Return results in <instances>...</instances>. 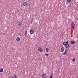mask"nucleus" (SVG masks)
<instances>
[{
	"label": "nucleus",
	"instance_id": "obj_1",
	"mask_svg": "<svg viewBox=\"0 0 78 78\" xmlns=\"http://www.w3.org/2000/svg\"><path fill=\"white\" fill-rule=\"evenodd\" d=\"M23 6H25L26 7H27V6H28V3L27 2H24L23 4Z\"/></svg>",
	"mask_w": 78,
	"mask_h": 78
},
{
	"label": "nucleus",
	"instance_id": "obj_2",
	"mask_svg": "<svg viewBox=\"0 0 78 78\" xmlns=\"http://www.w3.org/2000/svg\"><path fill=\"white\" fill-rule=\"evenodd\" d=\"M67 44H69V42L68 41H64L63 42L62 44L63 45L65 46Z\"/></svg>",
	"mask_w": 78,
	"mask_h": 78
},
{
	"label": "nucleus",
	"instance_id": "obj_3",
	"mask_svg": "<svg viewBox=\"0 0 78 78\" xmlns=\"http://www.w3.org/2000/svg\"><path fill=\"white\" fill-rule=\"evenodd\" d=\"M30 34H33L34 33V30L33 29H31L30 30Z\"/></svg>",
	"mask_w": 78,
	"mask_h": 78
},
{
	"label": "nucleus",
	"instance_id": "obj_4",
	"mask_svg": "<svg viewBox=\"0 0 78 78\" xmlns=\"http://www.w3.org/2000/svg\"><path fill=\"white\" fill-rule=\"evenodd\" d=\"M38 51L39 52H41L43 51V50L42 49L41 47H39L38 48Z\"/></svg>",
	"mask_w": 78,
	"mask_h": 78
},
{
	"label": "nucleus",
	"instance_id": "obj_5",
	"mask_svg": "<svg viewBox=\"0 0 78 78\" xmlns=\"http://www.w3.org/2000/svg\"><path fill=\"white\" fill-rule=\"evenodd\" d=\"M71 25L73 28H75V23L74 22L72 23Z\"/></svg>",
	"mask_w": 78,
	"mask_h": 78
},
{
	"label": "nucleus",
	"instance_id": "obj_6",
	"mask_svg": "<svg viewBox=\"0 0 78 78\" xmlns=\"http://www.w3.org/2000/svg\"><path fill=\"white\" fill-rule=\"evenodd\" d=\"M42 77L43 78H46L47 77V75L45 74H43L42 75Z\"/></svg>",
	"mask_w": 78,
	"mask_h": 78
},
{
	"label": "nucleus",
	"instance_id": "obj_7",
	"mask_svg": "<svg viewBox=\"0 0 78 78\" xmlns=\"http://www.w3.org/2000/svg\"><path fill=\"white\" fill-rule=\"evenodd\" d=\"M65 49L64 48V47L61 48V51H62V52L64 51Z\"/></svg>",
	"mask_w": 78,
	"mask_h": 78
},
{
	"label": "nucleus",
	"instance_id": "obj_8",
	"mask_svg": "<svg viewBox=\"0 0 78 78\" xmlns=\"http://www.w3.org/2000/svg\"><path fill=\"white\" fill-rule=\"evenodd\" d=\"M69 47V45L68 44H67L65 45V47H66V48H68Z\"/></svg>",
	"mask_w": 78,
	"mask_h": 78
},
{
	"label": "nucleus",
	"instance_id": "obj_9",
	"mask_svg": "<svg viewBox=\"0 0 78 78\" xmlns=\"http://www.w3.org/2000/svg\"><path fill=\"white\" fill-rule=\"evenodd\" d=\"M22 25V22H19V23L18 24V26L20 27Z\"/></svg>",
	"mask_w": 78,
	"mask_h": 78
},
{
	"label": "nucleus",
	"instance_id": "obj_10",
	"mask_svg": "<svg viewBox=\"0 0 78 78\" xmlns=\"http://www.w3.org/2000/svg\"><path fill=\"white\" fill-rule=\"evenodd\" d=\"M16 41H20V38L19 37H17L16 38Z\"/></svg>",
	"mask_w": 78,
	"mask_h": 78
},
{
	"label": "nucleus",
	"instance_id": "obj_11",
	"mask_svg": "<svg viewBox=\"0 0 78 78\" xmlns=\"http://www.w3.org/2000/svg\"><path fill=\"white\" fill-rule=\"evenodd\" d=\"M71 44H75V41H71Z\"/></svg>",
	"mask_w": 78,
	"mask_h": 78
},
{
	"label": "nucleus",
	"instance_id": "obj_12",
	"mask_svg": "<svg viewBox=\"0 0 78 78\" xmlns=\"http://www.w3.org/2000/svg\"><path fill=\"white\" fill-rule=\"evenodd\" d=\"M3 72V68L1 69H0V72L2 73Z\"/></svg>",
	"mask_w": 78,
	"mask_h": 78
},
{
	"label": "nucleus",
	"instance_id": "obj_13",
	"mask_svg": "<svg viewBox=\"0 0 78 78\" xmlns=\"http://www.w3.org/2000/svg\"><path fill=\"white\" fill-rule=\"evenodd\" d=\"M72 0H67L66 1L67 3H70Z\"/></svg>",
	"mask_w": 78,
	"mask_h": 78
},
{
	"label": "nucleus",
	"instance_id": "obj_14",
	"mask_svg": "<svg viewBox=\"0 0 78 78\" xmlns=\"http://www.w3.org/2000/svg\"><path fill=\"white\" fill-rule=\"evenodd\" d=\"M48 48H46V52H47H47H48Z\"/></svg>",
	"mask_w": 78,
	"mask_h": 78
},
{
	"label": "nucleus",
	"instance_id": "obj_15",
	"mask_svg": "<svg viewBox=\"0 0 78 78\" xmlns=\"http://www.w3.org/2000/svg\"><path fill=\"white\" fill-rule=\"evenodd\" d=\"M12 78H17V76L16 75H15L14 76H12Z\"/></svg>",
	"mask_w": 78,
	"mask_h": 78
},
{
	"label": "nucleus",
	"instance_id": "obj_16",
	"mask_svg": "<svg viewBox=\"0 0 78 78\" xmlns=\"http://www.w3.org/2000/svg\"><path fill=\"white\" fill-rule=\"evenodd\" d=\"M18 35H19V36H21V34H20V33H19L18 34Z\"/></svg>",
	"mask_w": 78,
	"mask_h": 78
},
{
	"label": "nucleus",
	"instance_id": "obj_17",
	"mask_svg": "<svg viewBox=\"0 0 78 78\" xmlns=\"http://www.w3.org/2000/svg\"><path fill=\"white\" fill-rule=\"evenodd\" d=\"M73 62H75V59L74 58L73 59Z\"/></svg>",
	"mask_w": 78,
	"mask_h": 78
},
{
	"label": "nucleus",
	"instance_id": "obj_18",
	"mask_svg": "<svg viewBox=\"0 0 78 78\" xmlns=\"http://www.w3.org/2000/svg\"><path fill=\"white\" fill-rule=\"evenodd\" d=\"M50 78H52V74H51Z\"/></svg>",
	"mask_w": 78,
	"mask_h": 78
},
{
	"label": "nucleus",
	"instance_id": "obj_19",
	"mask_svg": "<svg viewBox=\"0 0 78 78\" xmlns=\"http://www.w3.org/2000/svg\"><path fill=\"white\" fill-rule=\"evenodd\" d=\"M66 53H67V51H66L63 54V55H66Z\"/></svg>",
	"mask_w": 78,
	"mask_h": 78
},
{
	"label": "nucleus",
	"instance_id": "obj_20",
	"mask_svg": "<svg viewBox=\"0 0 78 78\" xmlns=\"http://www.w3.org/2000/svg\"><path fill=\"white\" fill-rule=\"evenodd\" d=\"M45 55L48 56V54H46Z\"/></svg>",
	"mask_w": 78,
	"mask_h": 78
},
{
	"label": "nucleus",
	"instance_id": "obj_21",
	"mask_svg": "<svg viewBox=\"0 0 78 78\" xmlns=\"http://www.w3.org/2000/svg\"><path fill=\"white\" fill-rule=\"evenodd\" d=\"M25 33H27V30L26 31Z\"/></svg>",
	"mask_w": 78,
	"mask_h": 78
},
{
	"label": "nucleus",
	"instance_id": "obj_22",
	"mask_svg": "<svg viewBox=\"0 0 78 78\" xmlns=\"http://www.w3.org/2000/svg\"><path fill=\"white\" fill-rule=\"evenodd\" d=\"M32 20H33V18H32Z\"/></svg>",
	"mask_w": 78,
	"mask_h": 78
},
{
	"label": "nucleus",
	"instance_id": "obj_23",
	"mask_svg": "<svg viewBox=\"0 0 78 78\" xmlns=\"http://www.w3.org/2000/svg\"><path fill=\"white\" fill-rule=\"evenodd\" d=\"M78 1V0H77Z\"/></svg>",
	"mask_w": 78,
	"mask_h": 78
}]
</instances>
